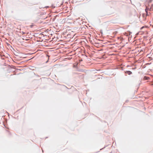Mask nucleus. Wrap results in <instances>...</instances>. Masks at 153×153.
I'll return each mask as SVG.
<instances>
[{
    "instance_id": "1",
    "label": "nucleus",
    "mask_w": 153,
    "mask_h": 153,
    "mask_svg": "<svg viewBox=\"0 0 153 153\" xmlns=\"http://www.w3.org/2000/svg\"><path fill=\"white\" fill-rule=\"evenodd\" d=\"M125 73L128 74L129 75H131L132 73V72L130 71H126L125 72Z\"/></svg>"
},
{
    "instance_id": "2",
    "label": "nucleus",
    "mask_w": 153,
    "mask_h": 153,
    "mask_svg": "<svg viewBox=\"0 0 153 153\" xmlns=\"http://www.w3.org/2000/svg\"><path fill=\"white\" fill-rule=\"evenodd\" d=\"M149 77L146 76H145L143 77V79L144 80H148L149 79Z\"/></svg>"
},
{
    "instance_id": "3",
    "label": "nucleus",
    "mask_w": 153,
    "mask_h": 153,
    "mask_svg": "<svg viewBox=\"0 0 153 153\" xmlns=\"http://www.w3.org/2000/svg\"><path fill=\"white\" fill-rule=\"evenodd\" d=\"M148 9H147V8H146L145 10H146V13H147V15H148V13H147V11H148Z\"/></svg>"
},
{
    "instance_id": "4",
    "label": "nucleus",
    "mask_w": 153,
    "mask_h": 153,
    "mask_svg": "<svg viewBox=\"0 0 153 153\" xmlns=\"http://www.w3.org/2000/svg\"><path fill=\"white\" fill-rule=\"evenodd\" d=\"M22 34H24L25 33L24 32H22L21 33Z\"/></svg>"
},
{
    "instance_id": "5",
    "label": "nucleus",
    "mask_w": 153,
    "mask_h": 153,
    "mask_svg": "<svg viewBox=\"0 0 153 153\" xmlns=\"http://www.w3.org/2000/svg\"><path fill=\"white\" fill-rule=\"evenodd\" d=\"M150 85H153V83H152L151 84H150Z\"/></svg>"
}]
</instances>
